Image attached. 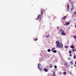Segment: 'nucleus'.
I'll return each instance as SVG.
<instances>
[{
  "mask_svg": "<svg viewBox=\"0 0 76 76\" xmlns=\"http://www.w3.org/2000/svg\"><path fill=\"white\" fill-rule=\"evenodd\" d=\"M71 10H73V6H72V7L71 8Z\"/></svg>",
  "mask_w": 76,
  "mask_h": 76,
  "instance_id": "9b49d317",
  "label": "nucleus"
},
{
  "mask_svg": "<svg viewBox=\"0 0 76 76\" xmlns=\"http://www.w3.org/2000/svg\"><path fill=\"white\" fill-rule=\"evenodd\" d=\"M37 39H37L36 40L34 39V40H35V41H36V40H37Z\"/></svg>",
  "mask_w": 76,
  "mask_h": 76,
  "instance_id": "a878e982",
  "label": "nucleus"
},
{
  "mask_svg": "<svg viewBox=\"0 0 76 76\" xmlns=\"http://www.w3.org/2000/svg\"><path fill=\"white\" fill-rule=\"evenodd\" d=\"M53 74H54V75H53V76H56V75H55V72H53Z\"/></svg>",
  "mask_w": 76,
  "mask_h": 76,
  "instance_id": "2eb2a0df",
  "label": "nucleus"
},
{
  "mask_svg": "<svg viewBox=\"0 0 76 76\" xmlns=\"http://www.w3.org/2000/svg\"><path fill=\"white\" fill-rule=\"evenodd\" d=\"M69 53H71V51H69Z\"/></svg>",
  "mask_w": 76,
  "mask_h": 76,
  "instance_id": "b1692460",
  "label": "nucleus"
},
{
  "mask_svg": "<svg viewBox=\"0 0 76 76\" xmlns=\"http://www.w3.org/2000/svg\"><path fill=\"white\" fill-rule=\"evenodd\" d=\"M70 57L72 56V55H71V54H70Z\"/></svg>",
  "mask_w": 76,
  "mask_h": 76,
  "instance_id": "393cba45",
  "label": "nucleus"
},
{
  "mask_svg": "<svg viewBox=\"0 0 76 76\" xmlns=\"http://www.w3.org/2000/svg\"><path fill=\"white\" fill-rule=\"evenodd\" d=\"M74 15H76V12H75V13H74Z\"/></svg>",
  "mask_w": 76,
  "mask_h": 76,
  "instance_id": "5701e85b",
  "label": "nucleus"
},
{
  "mask_svg": "<svg viewBox=\"0 0 76 76\" xmlns=\"http://www.w3.org/2000/svg\"><path fill=\"white\" fill-rule=\"evenodd\" d=\"M54 67L56 68V69H57V66L56 65Z\"/></svg>",
  "mask_w": 76,
  "mask_h": 76,
  "instance_id": "aec40b11",
  "label": "nucleus"
},
{
  "mask_svg": "<svg viewBox=\"0 0 76 76\" xmlns=\"http://www.w3.org/2000/svg\"><path fill=\"white\" fill-rule=\"evenodd\" d=\"M54 50H55V48H53L52 49V51Z\"/></svg>",
  "mask_w": 76,
  "mask_h": 76,
  "instance_id": "dca6fc26",
  "label": "nucleus"
},
{
  "mask_svg": "<svg viewBox=\"0 0 76 76\" xmlns=\"http://www.w3.org/2000/svg\"><path fill=\"white\" fill-rule=\"evenodd\" d=\"M72 52H73V51H72Z\"/></svg>",
  "mask_w": 76,
  "mask_h": 76,
  "instance_id": "f704fd0d",
  "label": "nucleus"
},
{
  "mask_svg": "<svg viewBox=\"0 0 76 76\" xmlns=\"http://www.w3.org/2000/svg\"><path fill=\"white\" fill-rule=\"evenodd\" d=\"M71 68H73V66H71Z\"/></svg>",
  "mask_w": 76,
  "mask_h": 76,
  "instance_id": "473e14b6",
  "label": "nucleus"
},
{
  "mask_svg": "<svg viewBox=\"0 0 76 76\" xmlns=\"http://www.w3.org/2000/svg\"><path fill=\"white\" fill-rule=\"evenodd\" d=\"M75 64H76V61L75 62Z\"/></svg>",
  "mask_w": 76,
  "mask_h": 76,
  "instance_id": "7c9ffc66",
  "label": "nucleus"
},
{
  "mask_svg": "<svg viewBox=\"0 0 76 76\" xmlns=\"http://www.w3.org/2000/svg\"><path fill=\"white\" fill-rule=\"evenodd\" d=\"M65 65L66 66V67H69V66H68V64L67 63H65Z\"/></svg>",
  "mask_w": 76,
  "mask_h": 76,
  "instance_id": "39448f33",
  "label": "nucleus"
},
{
  "mask_svg": "<svg viewBox=\"0 0 76 76\" xmlns=\"http://www.w3.org/2000/svg\"><path fill=\"white\" fill-rule=\"evenodd\" d=\"M60 31L61 32V35H66V33L64 32V31L63 29H61L60 30Z\"/></svg>",
  "mask_w": 76,
  "mask_h": 76,
  "instance_id": "f03ea898",
  "label": "nucleus"
},
{
  "mask_svg": "<svg viewBox=\"0 0 76 76\" xmlns=\"http://www.w3.org/2000/svg\"><path fill=\"white\" fill-rule=\"evenodd\" d=\"M74 37L75 39H76V36H74Z\"/></svg>",
  "mask_w": 76,
  "mask_h": 76,
  "instance_id": "6ab92c4d",
  "label": "nucleus"
},
{
  "mask_svg": "<svg viewBox=\"0 0 76 76\" xmlns=\"http://www.w3.org/2000/svg\"><path fill=\"white\" fill-rule=\"evenodd\" d=\"M44 70L45 71V72H48V69L46 68H45Z\"/></svg>",
  "mask_w": 76,
  "mask_h": 76,
  "instance_id": "1a4fd4ad",
  "label": "nucleus"
},
{
  "mask_svg": "<svg viewBox=\"0 0 76 76\" xmlns=\"http://www.w3.org/2000/svg\"><path fill=\"white\" fill-rule=\"evenodd\" d=\"M65 48H68V46H65Z\"/></svg>",
  "mask_w": 76,
  "mask_h": 76,
  "instance_id": "412c9836",
  "label": "nucleus"
},
{
  "mask_svg": "<svg viewBox=\"0 0 76 76\" xmlns=\"http://www.w3.org/2000/svg\"><path fill=\"white\" fill-rule=\"evenodd\" d=\"M63 74L64 75H66V74H67V73H66V72H64L63 73Z\"/></svg>",
  "mask_w": 76,
  "mask_h": 76,
  "instance_id": "ddd939ff",
  "label": "nucleus"
},
{
  "mask_svg": "<svg viewBox=\"0 0 76 76\" xmlns=\"http://www.w3.org/2000/svg\"><path fill=\"white\" fill-rule=\"evenodd\" d=\"M57 28H58V29H59V27H57Z\"/></svg>",
  "mask_w": 76,
  "mask_h": 76,
  "instance_id": "bb28decb",
  "label": "nucleus"
},
{
  "mask_svg": "<svg viewBox=\"0 0 76 76\" xmlns=\"http://www.w3.org/2000/svg\"><path fill=\"white\" fill-rule=\"evenodd\" d=\"M66 18L67 17L65 16H64V18H62V19H63V20H65L66 19Z\"/></svg>",
  "mask_w": 76,
  "mask_h": 76,
  "instance_id": "9d476101",
  "label": "nucleus"
},
{
  "mask_svg": "<svg viewBox=\"0 0 76 76\" xmlns=\"http://www.w3.org/2000/svg\"><path fill=\"white\" fill-rule=\"evenodd\" d=\"M42 11H41V14H42Z\"/></svg>",
  "mask_w": 76,
  "mask_h": 76,
  "instance_id": "cd10ccee",
  "label": "nucleus"
},
{
  "mask_svg": "<svg viewBox=\"0 0 76 76\" xmlns=\"http://www.w3.org/2000/svg\"><path fill=\"white\" fill-rule=\"evenodd\" d=\"M53 52L54 53H56V52H57V51H56V50H54L53 51Z\"/></svg>",
  "mask_w": 76,
  "mask_h": 76,
  "instance_id": "f8f14e48",
  "label": "nucleus"
},
{
  "mask_svg": "<svg viewBox=\"0 0 76 76\" xmlns=\"http://www.w3.org/2000/svg\"><path fill=\"white\" fill-rule=\"evenodd\" d=\"M38 68H39L40 70H41L43 68L41 64H38Z\"/></svg>",
  "mask_w": 76,
  "mask_h": 76,
  "instance_id": "7ed1b4c3",
  "label": "nucleus"
},
{
  "mask_svg": "<svg viewBox=\"0 0 76 76\" xmlns=\"http://www.w3.org/2000/svg\"><path fill=\"white\" fill-rule=\"evenodd\" d=\"M37 18L38 19H39V20H41V15H38Z\"/></svg>",
  "mask_w": 76,
  "mask_h": 76,
  "instance_id": "20e7f679",
  "label": "nucleus"
},
{
  "mask_svg": "<svg viewBox=\"0 0 76 76\" xmlns=\"http://www.w3.org/2000/svg\"><path fill=\"white\" fill-rule=\"evenodd\" d=\"M76 50H74V51H76Z\"/></svg>",
  "mask_w": 76,
  "mask_h": 76,
  "instance_id": "2f4dec72",
  "label": "nucleus"
},
{
  "mask_svg": "<svg viewBox=\"0 0 76 76\" xmlns=\"http://www.w3.org/2000/svg\"><path fill=\"white\" fill-rule=\"evenodd\" d=\"M75 28H76V25L75 26Z\"/></svg>",
  "mask_w": 76,
  "mask_h": 76,
  "instance_id": "c85d7f7f",
  "label": "nucleus"
},
{
  "mask_svg": "<svg viewBox=\"0 0 76 76\" xmlns=\"http://www.w3.org/2000/svg\"><path fill=\"white\" fill-rule=\"evenodd\" d=\"M70 23V22H68L67 23H66V25L67 26L69 25V24Z\"/></svg>",
  "mask_w": 76,
  "mask_h": 76,
  "instance_id": "6e6552de",
  "label": "nucleus"
},
{
  "mask_svg": "<svg viewBox=\"0 0 76 76\" xmlns=\"http://www.w3.org/2000/svg\"><path fill=\"white\" fill-rule=\"evenodd\" d=\"M73 50H74V49H73Z\"/></svg>",
  "mask_w": 76,
  "mask_h": 76,
  "instance_id": "72a5a7b5",
  "label": "nucleus"
},
{
  "mask_svg": "<svg viewBox=\"0 0 76 76\" xmlns=\"http://www.w3.org/2000/svg\"><path fill=\"white\" fill-rule=\"evenodd\" d=\"M74 66H75V67H76V65H74Z\"/></svg>",
  "mask_w": 76,
  "mask_h": 76,
  "instance_id": "c756f323",
  "label": "nucleus"
},
{
  "mask_svg": "<svg viewBox=\"0 0 76 76\" xmlns=\"http://www.w3.org/2000/svg\"><path fill=\"white\" fill-rule=\"evenodd\" d=\"M64 25H65V24H64Z\"/></svg>",
  "mask_w": 76,
  "mask_h": 76,
  "instance_id": "c9c22d12",
  "label": "nucleus"
},
{
  "mask_svg": "<svg viewBox=\"0 0 76 76\" xmlns=\"http://www.w3.org/2000/svg\"><path fill=\"white\" fill-rule=\"evenodd\" d=\"M56 45L58 48H62L63 44L62 43H60L58 41H57L56 42Z\"/></svg>",
  "mask_w": 76,
  "mask_h": 76,
  "instance_id": "f257e3e1",
  "label": "nucleus"
},
{
  "mask_svg": "<svg viewBox=\"0 0 76 76\" xmlns=\"http://www.w3.org/2000/svg\"><path fill=\"white\" fill-rule=\"evenodd\" d=\"M50 36V35H48V36H46V37H48Z\"/></svg>",
  "mask_w": 76,
  "mask_h": 76,
  "instance_id": "4be33fe9",
  "label": "nucleus"
},
{
  "mask_svg": "<svg viewBox=\"0 0 76 76\" xmlns=\"http://www.w3.org/2000/svg\"><path fill=\"white\" fill-rule=\"evenodd\" d=\"M69 5L68 4L67 5V10L69 12Z\"/></svg>",
  "mask_w": 76,
  "mask_h": 76,
  "instance_id": "423d86ee",
  "label": "nucleus"
},
{
  "mask_svg": "<svg viewBox=\"0 0 76 76\" xmlns=\"http://www.w3.org/2000/svg\"><path fill=\"white\" fill-rule=\"evenodd\" d=\"M74 59L76 58V55L74 56Z\"/></svg>",
  "mask_w": 76,
  "mask_h": 76,
  "instance_id": "4468645a",
  "label": "nucleus"
},
{
  "mask_svg": "<svg viewBox=\"0 0 76 76\" xmlns=\"http://www.w3.org/2000/svg\"><path fill=\"white\" fill-rule=\"evenodd\" d=\"M72 46L71 47V48H73L75 47V46H74L73 44H72Z\"/></svg>",
  "mask_w": 76,
  "mask_h": 76,
  "instance_id": "0eeeda50",
  "label": "nucleus"
},
{
  "mask_svg": "<svg viewBox=\"0 0 76 76\" xmlns=\"http://www.w3.org/2000/svg\"><path fill=\"white\" fill-rule=\"evenodd\" d=\"M50 49H48V52H50Z\"/></svg>",
  "mask_w": 76,
  "mask_h": 76,
  "instance_id": "a211bd4d",
  "label": "nucleus"
},
{
  "mask_svg": "<svg viewBox=\"0 0 76 76\" xmlns=\"http://www.w3.org/2000/svg\"><path fill=\"white\" fill-rule=\"evenodd\" d=\"M70 63H71V64H73V62L71 61L70 62Z\"/></svg>",
  "mask_w": 76,
  "mask_h": 76,
  "instance_id": "f3484780",
  "label": "nucleus"
}]
</instances>
